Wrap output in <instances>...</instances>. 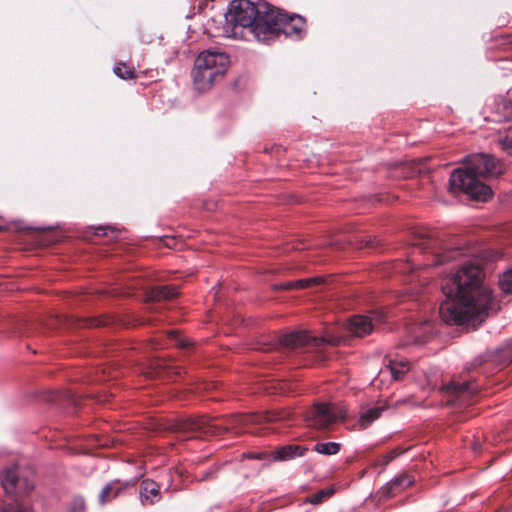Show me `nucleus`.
<instances>
[{
    "instance_id": "nucleus-1",
    "label": "nucleus",
    "mask_w": 512,
    "mask_h": 512,
    "mask_svg": "<svg viewBox=\"0 0 512 512\" xmlns=\"http://www.w3.org/2000/svg\"><path fill=\"white\" fill-rule=\"evenodd\" d=\"M484 273L478 263L466 262L442 285L444 300L439 315L447 324L481 322L495 309L490 288L484 284Z\"/></svg>"
},
{
    "instance_id": "nucleus-2",
    "label": "nucleus",
    "mask_w": 512,
    "mask_h": 512,
    "mask_svg": "<svg viewBox=\"0 0 512 512\" xmlns=\"http://www.w3.org/2000/svg\"><path fill=\"white\" fill-rule=\"evenodd\" d=\"M289 417L290 413L286 411H270L262 414L234 415L221 420V422L207 417L167 420L166 422L162 421V432L178 433L179 438L184 440L190 437L186 436L188 433L195 434V437L216 435L224 431L241 433L246 431L250 425L281 421Z\"/></svg>"
},
{
    "instance_id": "nucleus-3",
    "label": "nucleus",
    "mask_w": 512,
    "mask_h": 512,
    "mask_svg": "<svg viewBox=\"0 0 512 512\" xmlns=\"http://www.w3.org/2000/svg\"><path fill=\"white\" fill-rule=\"evenodd\" d=\"M464 168L455 169L449 179V188L453 193L463 192L470 198L486 201L492 190L479 178L494 177L502 172L500 164L490 155H470Z\"/></svg>"
},
{
    "instance_id": "nucleus-4",
    "label": "nucleus",
    "mask_w": 512,
    "mask_h": 512,
    "mask_svg": "<svg viewBox=\"0 0 512 512\" xmlns=\"http://www.w3.org/2000/svg\"><path fill=\"white\" fill-rule=\"evenodd\" d=\"M273 7H257L249 0H232L225 16L228 25L233 29L241 28L253 35L258 41H267L277 28L273 20L278 17L272 12Z\"/></svg>"
},
{
    "instance_id": "nucleus-5",
    "label": "nucleus",
    "mask_w": 512,
    "mask_h": 512,
    "mask_svg": "<svg viewBox=\"0 0 512 512\" xmlns=\"http://www.w3.org/2000/svg\"><path fill=\"white\" fill-rule=\"evenodd\" d=\"M230 64L229 56L217 49L202 51L194 62L192 79L198 91L209 90L214 82L222 78Z\"/></svg>"
},
{
    "instance_id": "nucleus-6",
    "label": "nucleus",
    "mask_w": 512,
    "mask_h": 512,
    "mask_svg": "<svg viewBox=\"0 0 512 512\" xmlns=\"http://www.w3.org/2000/svg\"><path fill=\"white\" fill-rule=\"evenodd\" d=\"M0 482L5 492L0 512H28L24 499L34 489L33 481L17 468H7L0 473Z\"/></svg>"
},
{
    "instance_id": "nucleus-7",
    "label": "nucleus",
    "mask_w": 512,
    "mask_h": 512,
    "mask_svg": "<svg viewBox=\"0 0 512 512\" xmlns=\"http://www.w3.org/2000/svg\"><path fill=\"white\" fill-rule=\"evenodd\" d=\"M346 417V410L334 404H316L306 414L307 425L317 430H326L338 420Z\"/></svg>"
},
{
    "instance_id": "nucleus-8",
    "label": "nucleus",
    "mask_w": 512,
    "mask_h": 512,
    "mask_svg": "<svg viewBox=\"0 0 512 512\" xmlns=\"http://www.w3.org/2000/svg\"><path fill=\"white\" fill-rule=\"evenodd\" d=\"M416 248L425 253H430L433 257V262L426 265L435 266L442 264L449 259H453L459 255L458 249L446 250L442 247L440 241L433 236H429L420 240L415 244Z\"/></svg>"
},
{
    "instance_id": "nucleus-9",
    "label": "nucleus",
    "mask_w": 512,
    "mask_h": 512,
    "mask_svg": "<svg viewBox=\"0 0 512 512\" xmlns=\"http://www.w3.org/2000/svg\"><path fill=\"white\" fill-rule=\"evenodd\" d=\"M272 12L277 13L278 17H276L273 22H276L278 29L273 31L269 36V40L278 36L280 33L285 35H298L300 34L305 27V20L299 15L289 16L287 14L282 13L277 8H272Z\"/></svg>"
},
{
    "instance_id": "nucleus-10",
    "label": "nucleus",
    "mask_w": 512,
    "mask_h": 512,
    "mask_svg": "<svg viewBox=\"0 0 512 512\" xmlns=\"http://www.w3.org/2000/svg\"><path fill=\"white\" fill-rule=\"evenodd\" d=\"M384 314L374 312L371 316L356 315L349 321V331L357 337H363L372 332L376 323L382 322Z\"/></svg>"
},
{
    "instance_id": "nucleus-11",
    "label": "nucleus",
    "mask_w": 512,
    "mask_h": 512,
    "mask_svg": "<svg viewBox=\"0 0 512 512\" xmlns=\"http://www.w3.org/2000/svg\"><path fill=\"white\" fill-rule=\"evenodd\" d=\"M139 495L144 506L153 505L160 499V486L152 479H144L139 486Z\"/></svg>"
},
{
    "instance_id": "nucleus-12",
    "label": "nucleus",
    "mask_w": 512,
    "mask_h": 512,
    "mask_svg": "<svg viewBox=\"0 0 512 512\" xmlns=\"http://www.w3.org/2000/svg\"><path fill=\"white\" fill-rule=\"evenodd\" d=\"M414 478L408 474H402L380 489V493L385 498H390L410 487L414 483Z\"/></svg>"
},
{
    "instance_id": "nucleus-13",
    "label": "nucleus",
    "mask_w": 512,
    "mask_h": 512,
    "mask_svg": "<svg viewBox=\"0 0 512 512\" xmlns=\"http://www.w3.org/2000/svg\"><path fill=\"white\" fill-rule=\"evenodd\" d=\"M477 386L470 381L452 380L442 386V390L446 393L455 395L458 398H466L476 393Z\"/></svg>"
},
{
    "instance_id": "nucleus-14",
    "label": "nucleus",
    "mask_w": 512,
    "mask_h": 512,
    "mask_svg": "<svg viewBox=\"0 0 512 512\" xmlns=\"http://www.w3.org/2000/svg\"><path fill=\"white\" fill-rule=\"evenodd\" d=\"M385 403L379 402L375 406L362 407L359 416V426L361 429H366L370 424L377 420L383 411L386 410Z\"/></svg>"
},
{
    "instance_id": "nucleus-15",
    "label": "nucleus",
    "mask_w": 512,
    "mask_h": 512,
    "mask_svg": "<svg viewBox=\"0 0 512 512\" xmlns=\"http://www.w3.org/2000/svg\"><path fill=\"white\" fill-rule=\"evenodd\" d=\"M114 320L108 316L102 317H74L70 325L77 328L110 326Z\"/></svg>"
},
{
    "instance_id": "nucleus-16",
    "label": "nucleus",
    "mask_w": 512,
    "mask_h": 512,
    "mask_svg": "<svg viewBox=\"0 0 512 512\" xmlns=\"http://www.w3.org/2000/svg\"><path fill=\"white\" fill-rule=\"evenodd\" d=\"M307 448L301 445H285L272 453V457L277 461H287L295 457L303 456Z\"/></svg>"
},
{
    "instance_id": "nucleus-17",
    "label": "nucleus",
    "mask_w": 512,
    "mask_h": 512,
    "mask_svg": "<svg viewBox=\"0 0 512 512\" xmlns=\"http://www.w3.org/2000/svg\"><path fill=\"white\" fill-rule=\"evenodd\" d=\"M310 340L309 335L304 331L291 332L282 335L279 338V343L289 349H295L300 346L306 345Z\"/></svg>"
},
{
    "instance_id": "nucleus-18",
    "label": "nucleus",
    "mask_w": 512,
    "mask_h": 512,
    "mask_svg": "<svg viewBox=\"0 0 512 512\" xmlns=\"http://www.w3.org/2000/svg\"><path fill=\"white\" fill-rule=\"evenodd\" d=\"M121 489L122 488L118 481H113L105 485L98 497L99 504L105 505L111 502L119 495Z\"/></svg>"
},
{
    "instance_id": "nucleus-19",
    "label": "nucleus",
    "mask_w": 512,
    "mask_h": 512,
    "mask_svg": "<svg viewBox=\"0 0 512 512\" xmlns=\"http://www.w3.org/2000/svg\"><path fill=\"white\" fill-rule=\"evenodd\" d=\"M432 330V323L430 321L423 322L422 324L413 329L412 342L416 345H422L426 343L429 339L430 334L432 333Z\"/></svg>"
},
{
    "instance_id": "nucleus-20",
    "label": "nucleus",
    "mask_w": 512,
    "mask_h": 512,
    "mask_svg": "<svg viewBox=\"0 0 512 512\" xmlns=\"http://www.w3.org/2000/svg\"><path fill=\"white\" fill-rule=\"evenodd\" d=\"M409 370V363L405 360H389L387 371L394 380H399Z\"/></svg>"
},
{
    "instance_id": "nucleus-21",
    "label": "nucleus",
    "mask_w": 512,
    "mask_h": 512,
    "mask_svg": "<svg viewBox=\"0 0 512 512\" xmlns=\"http://www.w3.org/2000/svg\"><path fill=\"white\" fill-rule=\"evenodd\" d=\"M340 449L341 445L337 442H319L314 446V451L326 456L335 455Z\"/></svg>"
},
{
    "instance_id": "nucleus-22",
    "label": "nucleus",
    "mask_w": 512,
    "mask_h": 512,
    "mask_svg": "<svg viewBox=\"0 0 512 512\" xmlns=\"http://www.w3.org/2000/svg\"><path fill=\"white\" fill-rule=\"evenodd\" d=\"M114 73L121 79L128 80L136 77L135 69L124 62H119L114 68Z\"/></svg>"
},
{
    "instance_id": "nucleus-23",
    "label": "nucleus",
    "mask_w": 512,
    "mask_h": 512,
    "mask_svg": "<svg viewBox=\"0 0 512 512\" xmlns=\"http://www.w3.org/2000/svg\"><path fill=\"white\" fill-rule=\"evenodd\" d=\"M333 493H334L333 488L319 490L318 492H316L315 494H313L309 497V502L314 505L319 504L324 499L330 497Z\"/></svg>"
},
{
    "instance_id": "nucleus-24",
    "label": "nucleus",
    "mask_w": 512,
    "mask_h": 512,
    "mask_svg": "<svg viewBox=\"0 0 512 512\" xmlns=\"http://www.w3.org/2000/svg\"><path fill=\"white\" fill-rule=\"evenodd\" d=\"M502 149L512 155V126L505 130V134L499 139Z\"/></svg>"
},
{
    "instance_id": "nucleus-25",
    "label": "nucleus",
    "mask_w": 512,
    "mask_h": 512,
    "mask_svg": "<svg viewBox=\"0 0 512 512\" xmlns=\"http://www.w3.org/2000/svg\"><path fill=\"white\" fill-rule=\"evenodd\" d=\"M182 246V241L168 234H162V247H167L169 249H178Z\"/></svg>"
},
{
    "instance_id": "nucleus-26",
    "label": "nucleus",
    "mask_w": 512,
    "mask_h": 512,
    "mask_svg": "<svg viewBox=\"0 0 512 512\" xmlns=\"http://www.w3.org/2000/svg\"><path fill=\"white\" fill-rule=\"evenodd\" d=\"M119 232L120 231L110 226H100L95 228L94 234L96 236H110L112 240H116Z\"/></svg>"
},
{
    "instance_id": "nucleus-27",
    "label": "nucleus",
    "mask_w": 512,
    "mask_h": 512,
    "mask_svg": "<svg viewBox=\"0 0 512 512\" xmlns=\"http://www.w3.org/2000/svg\"><path fill=\"white\" fill-rule=\"evenodd\" d=\"M323 281H324V279L320 276L297 280V281H295V289H304L311 285H319V284L323 283Z\"/></svg>"
},
{
    "instance_id": "nucleus-28",
    "label": "nucleus",
    "mask_w": 512,
    "mask_h": 512,
    "mask_svg": "<svg viewBox=\"0 0 512 512\" xmlns=\"http://www.w3.org/2000/svg\"><path fill=\"white\" fill-rule=\"evenodd\" d=\"M500 287L505 293L512 294V270L502 276Z\"/></svg>"
},
{
    "instance_id": "nucleus-29",
    "label": "nucleus",
    "mask_w": 512,
    "mask_h": 512,
    "mask_svg": "<svg viewBox=\"0 0 512 512\" xmlns=\"http://www.w3.org/2000/svg\"><path fill=\"white\" fill-rule=\"evenodd\" d=\"M85 501L82 497H75L69 506V512H85Z\"/></svg>"
},
{
    "instance_id": "nucleus-30",
    "label": "nucleus",
    "mask_w": 512,
    "mask_h": 512,
    "mask_svg": "<svg viewBox=\"0 0 512 512\" xmlns=\"http://www.w3.org/2000/svg\"><path fill=\"white\" fill-rule=\"evenodd\" d=\"M159 300L160 290L157 287H153V289L147 293L145 301L148 305H155Z\"/></svg>"
},
{
    "instance_id": "nucleus-31",
    "label": "nucleus",
    "mask_w": 512,
    "mask_h": 512,
    "mask_svg": "<svg viewBox=\"0 0 512 512\" xmlns=\"http://www.w3.org/2000/svg\"><path fill=\"white\" fill-rule=\"evenodd\" d=\"M162 300L163 299H173L178 295V290L176 287L162 286Z\"/></svg>"
},
{
    "instance_id": "nucleus-32",
    "label": "nucleus",
    "mask_w": 512,
    "mask_h": 512,
    "mask_svg": "<svg viewBox=\"0 0 512 512\" xmlns=\"http://www.w3.org/2000/svg\"><path fill=\"white\" fill-rule=\"evenodd\" d=\"M167 335L168 337L170 338V340L175 344V345H178V346H184L185 345V342L180 339V337L178 336L177 332L175 330H169L167 331Z\"/></svg>"
},
{
    "instance_id": "nucleus-33",
    "label": "nucleus",
    "mask_w": 512,
    "mask_h": 512,
    "mask_svg": "<svg viewBox=\"0 0 512 512\" xmlns=\"http://www.w3.org/2000/svg\"><path fill=\"white\" fill-rule=\"evenodd\" d=\"M397 269L399 272L406 273V272H414L416 270V267L413 263L406 262V263H398Z\"/></svg>"
},
{
    "instance_id": "nucleus-34",
    "label": "nucleus",
    "mask_w": 512,
    "mask_h": 512,
    "mask_svg": "<svg viewBox=\"0 0 512 512\" xmlns=\"http://www.w3.org/2000/svg\"><path fill=\"white\" fill-rule=\"evenodd\" d=\"M176 474H177V475H176V478H177V479L172 478V480H171V484L169 485V488H172V489H174V490H177V489H179V488L181 487V485H180V479H181V477H182V471H180V470H178V469H177Z\"/></svg>"
},
{
    "instance_id": "nucleus-35",
    "label": "nucleus",
    "mask_w": 512,
    "mask_h": 512,
    "mask_svg": "<svg viewBox=\"0 0 512 512\" xmlns=\"http://www.w3.org/2000/svg\"><path fill=\"white\" fill-rule=\"evenodd\" d=\"M313 341L315 342V345H320V343L327 342L332 345H338L340 343V339H332V338H313Z\"/></svg>"
},
{
    "instance_id": "nucleus-36",
    "label": "nucleus",
    "mask_w": 512,
    "mask_h": 512,
    "mask_svg": "<svg viewBox=\"0 0 512 512\" xmlns=\"http://www.w3.org/2000/svg\"><path fill=\"white\" fill-rule=\"evenodd\" d=\"M399 454H401V452H397L396 450H393L391 452H389L387 455H385L383 457V462L384 464H388L389 462H391L394 458H396Z\"/></svg>"
},
{
    "instance_id": "nucleus-37",
    "label": "nucleus",
    "mask_w": 512,
    "mask_h": 512,
    "mask_svg": "<svg viewBox=\"0 0 512 512\" xmlns=\"http://www.w3.org/2000/svg\"><path fill=\"white\" fill-rule=\"evenodd\" d=\"M277 288L284 289V290L295 289V281L285 282V283L277 286Z\"/></svg>"
},
{
    "instance_id": "nucleus-38",
    "label": "nucleus",
    "mask_w": 512,
    "mask_h": 512,
    "mask_svg": "<svg viewBox=\"0 0 512 512\" xmlns=\"http://www.w3.org/2000/svg\"><path fill=\"white\" fill-rule=\"evenodd\" d=\"M217 387V383L215 382H210V383H203L201 384L198 389H203V390H211V389H215Z\"/></svg>"
},
{
    "instance_id": "nucleus-39",
    "label": "nucleus",
    "mask_w": 512,
    "mask_h": 512,
    "mask_svg": "<svg viewBox=\"0 0 512 512\" xmlns=\"http://www.w3.org/2000/svg\"><path fill=\"white\" fill-rule=\"evenodd\" d=\"M248 458H259L260 456L255 453H247L245 454Z\"/></svg>"
},
{
    "instance_id": "nucleus-40",
    "label": "nucleus",
    "mask_w": 512,
    "mask_h": 512,
    "mask_svg": "<svg viewBox=\"0 0 512 512\" xmlns=\"http://www.w3.org/2000/svg\"><path fill=\"white\" fill-rule=\"evenodd\" d=\"M372 245H373V242H372L371 238H369V240H367L365 242V246H372Z\"/></svg>"
},
{
    "instance_id": "nucleus-41",
    "label": "nucleus",
    "mask_w": 512,
    "mask_h": 512,
    "mask_svg": "<svg viewBox=\"0 0 512 512\" xmlns=\"http://www.w3.org/2000/svg\"><path fill=\"white\" fill-rule=\"evenodd\" d=\"M166 444H167V445H173V443H172L171 439H167Z\"/></svg>"
},
{
    "instance_id": "nucleus-42",
    "label": "nucleus",
    "mask_w": 512,
    "mask_h": 512,
    "mask_svg": "<svg viewBox=\"0 0 512 512\" xmlns=\"http://www.w3.org/2000/svg\"><path fill=\"white\" fill-rule=\"evenodd\" d=\"M168 436H161V439H167Z\"/></svg>"
},
{
    "instance_id": "nucleus-43",
    "label": "nucleus",
    "mask_w": 512,
    "mask_h": 512,
    "mask_svg": "<svg viewBox=\"0 0 512 512\" xmlns=\"http://www.w3.org/2000/svg\"><path fill=\"white\" fill-rule=\"evenodd\" d=\"M168 436H161V439H167Z\"/></svg>"
}]
</instances>
